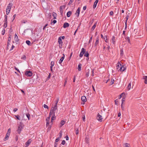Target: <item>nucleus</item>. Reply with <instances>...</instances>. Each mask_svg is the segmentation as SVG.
Masks as SVG:
<instances>
[{"label":"nucleus","instance_id":"72a5a7b5","mask_svg":"<svg viewBox=\"0 0 147 147\" xmlns=\"http://www.w3.org/2000/svg\"><path fill=\"white\" fill-rule=\"evenodd\" d=\"M7 22H5V23L3 25V27L4 28H5L7 27Z\"/></svg>","mask_w":147,"mask_h":147},{"label":"nucleus","instance_id":"5fc2aeb1","mask_svg":"<svg viewBox=\"0 0 147 147\" xmlns=\"http://www.w3.org/2000/svg\"><path fill=\"white\" fill-rule=\"evenodd\" d=\"M58 144L57 142H55L54 147H57Z\"/></svg>","mask_w":147,"mask_h":147},{"label":"nucleus","instance_id":"c756f323","mask_svg":"<svg viewBox=\"0 0 147 147\" xmlns=\"http://www.w3.org/2000/svg\"><path fill=\"white\" fill-rule=\"evenodd\" d=\"M26 115L27 117L28 118V120H29L30 117V115L29 113H28L26 114Z\"/></svg>","mask_w":147,"mask_h":147},{"label":"nucleus","instance_id":"de8ad7c7","mask_svg":"<svg viewBox=\"0 0 147 147\" xmlns=\"http://www.w3.org/2000/svg\"><path fill=\"white\" fill-rule=\"evenodd\" d=\"M127 40L128 42L129 43H130V40L129 38V37H127Z\"/></svg>","mask_w":147,"mask_h":147},{"label":"nucleus","instance_id":"4d7b16f0","mask_svg":"<svg viewBox=\"0 0 147 147\" xmlns=\"http://www.w3.org/2000/svg\"><path fill=\"white\" fill-rule=\"evenodd\" d=\"M59 100V98H57L55 101V104H57Z\"/></svg>","mask_w":147,"mask_h":147},{"label":"nucleus","instance_id":"bb28decb","mask_svg":"<svg viewBox=\"0 0 147 147\" xmlns=\"http://www.w3.org/2000/svg\"><path fill=\"white\" fill-rule=\"evenodd\" d=\"M62 6H60V12L61 13V15H62L63 13V11L62 8Z\"/></svg>","mask_w":147,"mask_h":147},{"label":"nucleus","instance_id":"37998d69","mask_svg":"<svg viewBox=\"0 0 147 147\" xmlns=\"http://www.w3.org/2000/svg\"><path fill=\"white\" fill-rule=\"evenodd\" d=\"M52 107H53V108L57 109V104H55L54 106Z\"/></svg>","mask_w":147,"mask_h":147},{"label":"nucleus","instance_id":"6ab92c4d","mask_svg":"<svg viewBox=\"0 0 147 147\" xmlns=\"http://www.w3.org/2000/svg\"><path fill=\"white\" fill-rule=\"evenodd\" d=\"M115 36H113L112 37V38H111V40L112 41V43L114 45H115Z\"/></svg>","mask_w":147,"mask_h":147},{"label":"nucleus","instance_id":"13d9d810","mask_svg":"<svg viewBox=\"0 0 147 147\" xmlns=\"http://www.w3.org/2000/svg\"><path fill=\"white\" fill-rule=\"evenodd\" d=\"M92 36L90 37V38L89 40V41L88 42L89 43H90L91 42V41L92 40Z\"/></svg>","mask_w":147,"mask_h":147},{"label":"nucleus","instance_id":"c9c22d12","mask_svg":"<svg viewBox=\"0 0 147 147\" xmlns=\"http://www.w3.org/2000/svg\"><path fill=\"white\" fill-rule=\"evenodd\" d=\"M55 115H52L51 118V120H53V121L55 120Z\"/></svg>","mask_w":147,"mask_h":147},{"label":"nucleus","instance_id":"338daca9","mask_svg":"<svg viewBox=\"0 0 147 147\" xmlns=\"http://www.w3.org/2000/svg\"><path fill=\"white\" fill-rule=\"evenodd\" d=\"M62 136V132L61 131L60 132L59 137V138H61Z\"/></svg>","mask_w":147,"mask_h":147},{"label":"nucleus","instance_id":"f257e3e1","mask_svg":"<svg viewBox=\"0 0 147 147\" xmlns=\"http://www.w3.org/2000/svg\"><path fill=\"white\" fill-rule=\"evenodd\" d=\"M12 6V4L11 3H9L7 6L6 11V13L7 15L9 14V13L10 9Z\"/></svg>","mask_w":147,"mask_h":147},{"label":"nucleus","instance_id":"2f4dec72","mask_svg":"<svg viewBox=\"0 0 147 147\" xmlns=\"http://www.w3.org/2000/svg\"><path fill=\"white\" fill-rule=\"evenodd\" d=\"M108 37L107 36H104V39L105 40V41L107 42V40H108Z\"/></svg>","mask_w":147,"mask_h":147},{"label":"nucleus","instance_id":"a18cd8bd","mask_svg":"<svg viewBox=\"0 0 147 147\" xmlns=\"http://www.w3.org/2000/svg\"><path fill=\"white\" fill-rule=\"evenodd\" d=\"M65 140H63L62 141L61 144L63 145H64L65 144Z\"/></svg>","mask_w":147,"mask_h":147},{"label":"nucleus","instance_id":"423d86ee","mask_svg":"<svg viewBox=\"0 0 147 147\" xmlns=\"http://www.w3.org/2000/svg\"><path fill=\"white\" fill-rule=\"evenodd\" d=\"M63 57H62L59 60V64H61L62 63V62H63V60H64V59L65 57V55L63 54Z\"/></svg>","mask_w":147,"mask_h":147},{"label":"nucleus","instance_id":"cd10ccee","mask_svg":"<svg viewBox=\"0 0 147 147\" xmlns=\"http://www.w3.org/2000/svg\"><path fill=\"white\" fill-rule=\"evenodd\" d=\"M81 52L84 54L86 52V49L83 48H82L81 49Z\"/></svg>","mask_w":147,"mask_h":147},{"label":"nucleus","instance_id":"864d4df0","mask_svg":"<svg viewBox=\"0 0 147 147\" xmlns=\"http://www.w3.org/2000/svg\"><path fill=\"white\" fill-rule=\"evenodd\" d=\"M110 15L111 16H113V12L112 11H111L109 13Z\"/></svg>","mask_w":147,"mask_h":147},{"label":"nucleus","instance_id":"0eeeda50","mask_svg":"<svg viewBox=\"0 0 147 147\" xmlns=\"http://www.w3.org/2000/svg\"><path fill=\"white\" fill-rule=\"evenodd\" d=\"M122 66L121 64L119 62H118L117 63V65L116 66L117 69L118 71V70L119 69V68L121 67Z\"/></svg>","mask_w":147,"mask_h":147},{"label":"nucleus","instance_id":"7c9ffc66","mask_svg":"<svg viewBox=\"0 0 147 147\" xmlns=\"http://www.w3.org/2000/svg\"><path fill=\"white\" fill-rule=\"evenodd\" d=\"M15 117H16L17 119L19 120H21V119L20 118V117L19 115H15Z\"/></svg>","mask_w":147,"mask_h":147},{"label":"nucleus","instance_id":"5701e85b","mask_svg":"<svg viewBox=\"0 0 147 147\" xmlns=\"http://www.w3.org/2000/svg\"><path fill=\"white\" fill-rule=\"evenodd\" d=\"M89 54L88 51L84 53V56L86 57H88L89 56Z\"/></svg>","mask_w":147,"mask_h":147},{"label":"nucleus","instance_id":"603ef678","mask_svg":"<svg viewBox=\"0 0 147 147\" xmlns=\"http://www.w3.org/2000/svg\"><path fill=\"white\" fill-rule=\"evenodd\" d=\"M50 76H51V74H49V76H48L47 78V80H49V78H50Z\"/></svg>","mask_w":147,"mask_h":147},{"label":"nucleus","instance_id":"49530a36","mask_svg":"<svg viewBox=\"0 0 147 147\" xmlns=\"http://www.w3.org/2000/svg\"><path fill=\"white\" fill-rule=\"evenodd\" d=\"M14 69L15 70H16L17 71H18L19 73L20 72V71H19V70L17 68H16V67H15Z\"/></svg>","mask_w":147,"mask_h":147},{"label":"nucleus","instance_id":"4be33fe9","mask_svg":"<svg viewBox=\"0 0 147 147\" xmlns=\"http://www.w3.org/2000/svg\"><path fill=\"white\" fill-rule=\"evenodd\" d=\"M96 22L93 25V26H92V28H91V30L92 31H93L95 29L96 26Z\"/></svg>","mask_w":147,"mask_h":147},{"label":"nucleus","instance_id":"1a4fd4ad","mask_svg":"<svg viewBox=\"0 0 147 147\" xmlns=\"http://www.w3.org/2000/svg\"><path fill=\"white\" fill-rule=\"evenodd\" d=\"M81 98L82 101L84 102H84L86 101V97L85 96H82Z\"/></svg>","mask_w":147,"mask_h":147},{"label":"nucleus","instance_id":"9b49d317","mask_svg":"<svg viewBox=\"0 0 147 147\" xmlns=\"http://www.w3.org/2000/svg\"><path fill=\"white\" fill-rule=\"evenodd\" d=\"M99 0H96L95 1L93 6V8L95 9L97 5V4L98 1Z\"/></svg>","mask_w":147,"mask_h":147},{"label":"nucleus","instance_id":"c85d7f7f","mask_svg":"<svg viewBox=\"0 0 147 147\" xmlns=\"http://www.w3.org/2000/svg\"><path fill=\"white\" fill-rule=\"evenodd\" d=\"M131 83L130 82V83H129V85L128 86L127 88V89H128V90H129L131 88Z\"/></svg>","mask_w":147,"mask_h":147},{"label":"nucleus","instance_id":"09e8293b","mask_svg":"<svg viewBox=\"0 0 147 147\" xmlns=\"http://www.w3.org/2000/svg\"><path fill=\"white\" fill-rule=\"evenodd\" d=\"M5 30L4 29L2 31V35H4L5 33Z\"/></svg>","mask_w":147,"mask_h":147},{"label":"nucleus","instance_id":"393cba45","mask_svg":"<svg viewBox=\"0 0 147 147\" xmlns=\"http://www.w3.org/2000/svg\"><path fill=\"white\" fill-rule=\"evenodd\" d=\"M26 43L28 45H30L31 43L28 40H27L26 41Z\"/></svg>","mask_w":147,"mask_h":147},{"label":"nucleus","instance_id":"f8f14e48","mask_svg":"<svg viewBox=\"0 0 147 147\" xmlns=\"http://www.w3.org/2000/svg\"><path fill=\"white\" fill-rule=\"evenodd\" d=\"M69 24L68 23L65 22L63 24V27L64 28H66V27H69Z\"/></svg>","mask_w":147,"mask_h":147},{"label":"nucleus","instance_id":"0e129e2a","mask_svg":"<svg viewBox=\"0 0 147 147\" xmlns=\"http://www.w3.org/2000/svg\"><path fill=\"white\" fill-rule=\"evenodd\" d=\"M115 104L117 105V104L118 100L117 99H116L115 100Z\"/></svg>","mask_w":147,"mask_h":147},{"label":"nucleus","instance_id":"f3484780","mask_svg":"<svg viewBox=\"0 0 147 147\" xmlns=\"http://www.w3.org/2000/svg\"><path fill=\"white\" fill-rule=\"evenodd\" d=\"M143 78L145 80L144 81V83L145 84H147V76H144L143 77Z\"/></svg>","mask_w":147,"mask_h":147},{"label":"nucleus","instance_id":"39448f33","mask_svg":"<svg viewBox=\"0 0 147 147\" xmlns=\"http://www.w3.org/2000/svg\"><path fill=\"white\" fill-rule=\"evenodd\" d=\"M32 140L31 139H29L25 143V147H27L29 144L31 143Z\"/></svg>","mask_w":147,"mask_h":147},{"label":"nucleus","instance_id":"052dcab7","mask_svg":"<svg viewBox=\"0 0 147 147\" xmlns=\"http://www.w3.org/2000/svg\"><path fill=\"white\" fill-rule=\"evenodd\" d=\"M121 107L122 108V109L123 110H124V107L123 106L122 103V104H121Z\"/></svg>","mask_w":147,"mask_h":147},{"label":"nucleus","instance_id":"aec40b11","mask_svg":"<svg viewBox=\"0 0 147 147\" xmlns=\"http://www.w3.org/2000/svg\"><path fill=\"white\" fill-rule=\"evenodd\" d=\"M99 39L98 38H96V41L94 44V46H96V45L98 44L99 43Z\"/></svg>","mask_w":147,"mask_h":147},{"label":"nucleus","instance_id":"79ce46f5","mask_svg":"<svg viewBox=\"0 0 147 147\" xmlns=\"http://www.w3.org/2000/svg\"><path fill=\"white\" fill-rule=\"evenodd\" d=\"M84 54V53H82L81 52L80 53V57H82Z\"/></svg>","mask_w":147,"mask_h":147},{"label":"nucleus","instance_id":"a878e982","mask_svg":"<svg viewBox=\"0 0 147 147\" xmlns=\"http://www.w3.org/2000/svg\"><path fill=\"white\" fill-rule=\"evenodd\" d=\"M51 109L52 111H53L55 113V112L56 110L57 111V109H56L55 108H53V107H52L51 108Z\"/></svg>","mask_w":147,"mask_h":147},{"label":"nucleus","instance_id":"ea45409f","mask_svg":"<svg viewBox=\"0 0 147 147\" xmlns=\"http://www.w3.org/2000/svg\"><path fill=\"white\" fill-rule=\"evenodd\" d=\"M125 147H129V144L127 143H125Z\"/></svg>","mask_w":147,"mask_h":147},{"label":"nucleus","instance_id":"bf43d9fd","mask_svg":"<svg viewBox=\"0 0 147 147\" xmlns=\"http://www.w3.org/2000/svg\"><path fill=\"white\" fill-rule=\"evenodd\" d=\"M67 78H66L65 80V81L64 82V86H65L66 84V83H67Z\"/></svg>","mask_w":147,"mask_h":147},{"label":"nucleus","instance_id":"2eb2a0df","mask_svg":"<svg viewBox=\"0 0 147 147\" xmlns=\"http://www.w3.org/2000/svg\"><path fill=\"white\" fill-rule=\"evenodd\" d=\"M14 40L16 42H18V37L17 35L16 34L14 36Z\"/></svg>","mask_w":147,"mask_h":147},{"label":"nucleus","instance_id":"6e6552de","mask_svg":"<svg viewBox=\"0 0 147 147\" xmlns=\"http://www.w3.org/2000/svg\"><path fill=\"white\" fill-rule=\"evenodd\" d=\"M80 8L79 7L78 8V9L76 11V12L75 13L76 14H77V16L78 17H79L80 12Z\"/></svg>","mask_w":147,"mask_h":147},{"label":"nucleus","instance_id":"a19ab883","mask_svg":"<svg viewBox=\"0 0 147 147\" xmlns=\"http://www.w3.org/2000/svg\"><path fill=\"white\" fill-rule=\"evenodd\" d=\"M43 107H44L45 108H47V109H48L49 108V107H48V106H47V105H46V104H44V105H43Z\"/></svg>","mask_w":147,"mask_h":147},{"label":"nucleus","instance_id":"8fccbe9b","mask_svg":"<svg viewBox=\"0 0 147 147\" xmlns=\"http://www.w3.org/2000/svg\"><path fill=\"white\" fill-rule=\"evenodd\" d=\"M59 138H56L55 140V142H57L59 140Z\"/></svg>","mask_w":147,"mask_h":147},{"label":"nucleus","instance_id":"58836bf2","mask_svg":"<svg viewBox=\"0 0 147 147\" xmlns=\"http://www.w3.org/2000/svg\"><path fill=\"white\" fill-rule=\"evenodd\" d=\"M26 58V56L25 55H24L22 57H21V59L25 60Z\"/></svg>","mask_w":147,"mask_h":147},{"label":"nucleus","instance_id":"680f3d73","mask_svg":"<svg viewBox=\"0 0 147 147\" xmlns=\"http://www.w3.org/2000/svg\"><path fill=\"white\" fill-rule=\"evenodd\" d=\"M16 14H14L13 16V19L12 20V21H13V20H14V19L16 18Z\"/></svg>","mask_w":147,"mask_h":147},{"label":"nucleus","instance_id":"69168bd1","mask_svg":"<svg viewBox=\"0 0 147 147\" xmlns=\"http://www.w3.org/2000/svg\"><path fill=\"white\" fill-rule=\"evenodd\" d=\"M57 22V21L56 20H53V21L52 22V23H53L54 24H55Z\"/></svg>","mask_w":147,"mask_h":147},{"label":"nucleus","instance_id":"b1692460","mask_svg":"<svg viewBox=\"0 0 147 147\" xmlns=\"http://www.w3.org/2000/svg\"><path fill=\"white\" fill-rule=\"evenodd\" d=\"M52 109H51V111L49 113V114H50L52 115H55V113L53 111H52Z\"/></svg>","mask_w":147,"mask_h":147},{"label":"nucleus","instance_id":"c03bdc74","mask_svg":"<svg viewBox=\"0 0 147 147\" xmlns=\"http://www.w3.org/2000/svg\"><path fill=\"white\" fill-rule=\"evenodd\" d=\"M79 134V130L78 129H77L76 131V135L78 134Z\"/></svg>","mask_w":147,"mask_h":147},{"label":"nucleus","instance_id":"4468645a","mask_svg":"<svg viewBox=\"0 0 147 147\" xmlns=\"http://www.w3.org/2000/svg\"><path fill=\"white\" fill-rule=\"evenodd\" d=\"M125 67L123 66H122L121 67L119 68V69L118 70V71L119 70H120L121 71H123L125 70Z\"/></svg>","mask_w":147,"mask_h":147},{"label":"nucleus","instance_id":"3c124183","mask_svg":"<svg viewBox=\"0 0 147 147\" xmlns=\"http://www.w3.org/2000/svg\"><path fill=\"white\" fill-rule=\"evenodd\" d=\"M72 54H73V53H71L70 56L69 58V60L71 59V57L72 55Z\"/></svg>","mask_w":147,"mask_h":147},{"label":"nucleus","instance_id":"6e6d98bb","mask_svg":"<svg viewBox=\"0 0 147 147\" xmlns=\"http://www.w3.org/2000/svg\"><path fill=\"white\" fill-rule=\"evenodd\" d=\"M53 16L54 17V19H56V14L55 13L54 14H53Z\"/></svg>","mask_w":147,"mask_h":147},{"label":"nucleus","instance_id":"20e7f679","mask_svg":"<svg viewBox=\"0 0 147 147\" xmlns=\"http://www.w3.org/2000/svg\"><path fill=\"white\" fill-rule=\"evenodd\" d=\"M22 129L23 127L21 125H19V126H18V129L17 130V132L19 134H20L21 132V131L22 130Z\"/></svg>","mask_w":147,"mask_h":147},{"label":"nucleus","instance_id":"412c9836","mask_svg":"<svg viewBox=\"0 0 147 147\" xmlns=\"http://www.w3.org/2000/svg\"><path fill=\"white\" fill-rule=\"evenodd\" d=\"M81 66L82 64L80 63L78 65V70L79 71H80L81 70Z\"/></svg>","mask_w":147,"mask_h":147},{"label":"nucleus","instance_id":"ddd939ff","mask_svg":"<svg viewBox=\"0 0 147 147\" xmlns=\"http://www.w3.org/2000/svg\"><path fill=\"white\" fill-rule=\"evenodd\" d=\"M9 135V133H7L6 134L5 138L4 139V141H6V140H7Z\"/></svg>","mask_w":147,"mask_h":147},{"label":"nucleus","instance_id":"f704fd0d","mask_svg":"<svg viewBox=\"0 0 147 147\" xmlns=\"http://www.w3.org/2000/svg\"><path fill=\"white\" fill-rule=\"evenodd\" d=\"M54 65V62L53 61H52L51 62V67H53Z\"/></svg>","mask_w":147,"mask_h":147},{"label":"nucleus","instance_id":"dca6fc26","mask_svg":"<svg viewBox=\"0 0 147 147\" xmlns=\"http://www.w3.org/2000/svg\"><path fill=\"white\" fill-rule=\"evenodd\" d=\"M65 121L64 120H62L60 124V126L61 127H62L65 124Z\"/></svg>","mask_w":147,"mask_h":147},{"label":"nucleus","instance_id":"9d476101","mask_svg":"<svg viewBox=\"0 0 147 147\" xmlns=\"http://www.w3.org/2000/svg\"><path fill=\"white\" fill-rule=\"evenodd\" d=\"M58 42L59 44L60 45H62L63 42H62V39H61V37H59L58 39Z\"/></svg>","mask_w":147,"mask_h":147},{"label":"nucleus","instance_id":"4c0bfd02","mask_svg":"<svg viewBox=\"0 0 147 147\" xmlns=\"http://www.w3.org/2000/svg\"><path fill=\"white\" fill-rule=\"evenodd\" d=\"M129 17V16L128 15H127L126 17V20L125 21V24H126L127 23V20L128 19Z\"/></svg>","mask_w":147,"mask_h":147},{"label":"nucleus","instance_id":"a211bd4d","mask_svg":"<svg viewBox=\"0 0 147 147\" xmlns=\"http://www.w3.org/2000/svg\"><path fill=\"white\" fill-rule=\"evenodd\" d=\"M72 13L71 11H68L67 13V17H70Z\"/></svg>","mask_w":147,"mask_h":147},{"label":"nucleus","instance_id":"e2e57ef3","mask_svg":"<svg viewBox=\"0 0 147 147\" xmlns=\"http://www.w3.org/2000/svg\"><path fill=\"white\" fill-rule=\"evenodd\" d=\"M11 40V37H9L8 39V41L10 42Z\"/></svg>","mask_w":147,"mask_h":147},{"label":"nucleus","instance_id":"774afa93","mask_svg":"<svg viewBox=\"0 0 147 147\" xmlns=\"http://www.w3.org/2000/svg\"><path fill=\"white\" fill-rule=\"evenodd\" d=\"M86 6H85L83 7V9L84 10H85L86 9Z\"/></svg>","mask_w":147,"mask_h":147},{"label":"nucleus","instance_id":"e433bc0d","mask_svg":"<svg viewBox=\"0 0 147 147\" xmlns=\"http://www.w3.org/2000/svg\"><path fill=\"white\" fill-rule=\"evenodd\" d=\"M74 0H70L69 2L68 3V5H70L74 1Z\"/></svg>","mask_w":147,"mask_h":147},{"label":"nucleus","instance_id":"473e14b6","mask_svg":"<svg viewBox=\"0 0 147 147\" xmlns=\"http://www.w3.org/2000/svg\"><path fill=\"white\" fill-rule=\"evenodd\" d=\"M114 80L113 79H112L111 80V82H110V85H111L113 84L114 83Z\"/></svg>","mask_w":147,"mask_h":147},{"label":"nucleus","instance_id":"f03ea898","mask_svg":"<svg viewBox=\"0 0 147 147\" xmlns=\"http://www.w3.org/2000/svg\"><path fill=\"white\" fill-rule=\"evenodd\" d=\"M32 74H33L32 71L30 70L26 71L25 73V75L28 77L31 76Z\"/></svg>","mask_w":147,"mask_h":147},{"label":"nucleus","instance_id":"7ed1b4c3","mask_svg":"<svg viewBox=\"0 0 147 147\" xmlns=\"http://www.w3.org/2000/svg\"><path fill=\"white\" fill-rule=\"evenodd\" d=\"M98 121H99L101 122L102 121V119H103L102 116L100 115L99 113H98L96 117Z\"/></svg>","mask_w":147,"mask_h":147}]
</instances>
